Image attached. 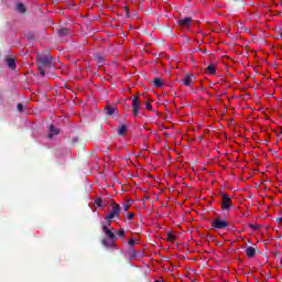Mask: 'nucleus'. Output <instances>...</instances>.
<instances>
[{
    "instance_id": "nucleus-1",
    "label": "nucleus",
    "mask_w": 282,
    "mask_h": 282,
    "mask_svg": "<svg viewBox=\"0 0 282 282\" xmlns=\"http://www.w3.org/2000/svg\"><path fill=\"white\" fill-rule=\"evenodd\" d=\"M37 61V66L40 67H46L47 69H52V67H54V57H52L50 51H45L44 53L39 54Z\"/></svg>"
},
{
    "instance_id": "nucleus-2",
    "label": "nucleus",
    "mask_w": 282,
    "mask_h": 282,
    "mask_svg": "<svg viewBox=\"0 0 282 282\" xmlns=\"http://www.w3.org/2000/svg\"><path fill=\"white\" fill-rule=\"evenodd\" d=\"M120 210H122V207H120V205L117 203H113L110 213L106 215V221L111 219H120Z\"/></svg>"
},
{
    "instance_id": "nucleus-3",
    "label": "nucleus",
    "mask_w": 282,
    "mask_h": 282,
    "mask_svg": "<svg viewBox=\"0 0 282 282\" xmlns=\"http://www.w3.org/2000/svg\"><path fill=\"white\" fill-rule=\"evenodd\" d=\"M228 220L226 219H221L219 217L215 218L212 221V227L214 228V230H224L226 228H228Z\"/></svg>"
},
{
    "instance_id": "nucleus-4",
    "label": "nucleus",
    "mask_w": 282,
    "mask_h": 282,
    "mask_svg": "<svg viewBox=\"0 0 282 282\" xmlns=\"http://www.w3.org/2000/svg\"><path fill=\"white\" fill-rule=\"evenodd\" d=\"M221 197H223V202H221L223 210H227V213H230V209L232 208V198H230L226 193H223Z\"/></svg>"
},
{
    "instance_id": "nucleus-5",
    "label": "nucleus",
    "mask_w": 282,
    "mask_h": 282,
    "mask_svg": "<svg viewBox=\"0 0 282 282\" xmlns=\"http://www.w3.org/2000/svg\"><path fill=\"white\" fill-rule=\"evenodd\" d=\"M132 113L134 118H138L140 115V97H132Z\"/></svg>"
},
{
    "instance_id": "nucleus-6",
    "label": "nucleus",
    "mask_w": 282,
    "mask_h": 282,
    "mask_svg": "<svg viewBox=\"0 0 282 282\" xmlns=\"http://www.w3.org/2000/svg\"><path fill=\"white\" fill-rule=\"evenodd\" d=\"M102 230L106 237L109 238V241H111L112 243H116V241L118 240V237H116V234H113V231L109 229L107 225L102 226Z\"/></svg>"
},
{
    "instance_id": "nucleus-7",
    "label": "nucleus",
    "mask_w": 282,
    "mask_h": 282,
    "mask_svg": "<svg viewBox=\"0 0 282 282\" xmlns=\"http://www.w3.org/2000/svg\"><path fill=\"white\" fill-rule=\"evenodd\" d=\"M191 23H193V18L191 17L177 20V25H180V28H191Z\"/></svg>"
},
{
    "instance_id": "nucleus-8",
    "label": "nucleus",
    "mask_w": 282,
    "mask_h": 282,
    "mask_svg": "<svg viewBox=\"0 0 282 282\" xmlns=\"http://www.w3.org/2000/svg\"><path fill=\"white\" fill-rule=\"evenodd\" d=\"M183 85L185 87H191L193 83H195V76L191 74H186L185 77L182 79Z\"/></svg>"
},
{
    "instance_id": "nucleus-9",
    "label": "nucleus",
    "mask_w": 282,
    "mask_h": 282,
    "mask_svg": "<svg viewBox=\"0 0 282 282\" xmlns=\"http://www.w3.org/2000/svg\"><path fill=\"white\" fill-rule=\"evenodd\" d=\"M48 132L50 133H48L47 138L50 140H52L54 138V135H58V133H61V130H58L56 128V126H54V123H51V126L48 127Z\"/></svg>"
},
{
    "instance_id": "nucleus-10",
    "label": "nucleus",
    "mask_w": 282,
    "mask_h": 282,
    "mask_svg": "<svg viewBox=\"0 0 282 282\" xmlns=\"http://www.w3.org/2000/svg\"><path fill=\"white\" fill-rule=\"evenodd\" d=\"M7 65L9 69H17V59L14 57L7 58Z\"/></svg>"
},
{
    "instance_id": "nucleus-11",
    "label": "nucleus",
    "mask_w": 282,
    "mask_h": 282,
    "mask_svg": "<svg viewBox=\"0 0 282 282\" xmlns=\"http://www.w3.org/2000/svg\"><path fill=\"white\" fill-rule=\"evenodd\" d=\"M58 36H61L62 39L65 36H69L72 33L69 32V29L67 28H62L57 31Z\"/></svg>"
},
{
    "instance_id": "nucleus-12",
    "label": "nucleus",
    "mask_w": 282,
    "mask_h": 282,
    "mask_svg": "<svg viewBox=\"0 0 282 282\" xmlns=\"http://www.w3.org/2000/svg\"><path fill=\"white\" fill-rule=\"evenodd\" d=\"M246 254L249 259H252L257 254V249L254 247H247Z\"/></svg>"
},
{
    "instance_id": "nucleus-13",
    "label": "nucleus",
    "mask_w": 282,
    "mask_h": 282,
    "mask_svg": "<svg viewBox=\"0 0 282 282\" xmlns=\"http://www.w3.org/2000/svg\"><path fill=\"white\" fill-rule=\"evenodd\" d=\"M153 85L156 89H162L164 87V83L162 82V78L156 77L153 79Z\"/></svg>"
},
{
    "instance_id": "nucleus-14",
    "label": "nucleus",
    "mask_w": 282,
    "mask_h": 282,
    "mask_svg": "<svg viewBox=\"0 0 282 282\" xmlns=\"http://www.w3.org/2000/svg\"><path fill=\"white\" fill-rule=\"evenodd\" d=\"M118 135H121V138H124L127 135V127L123 123L119 124Z\"/></svg>"
},
{
    "instance_id": "nucleus-15",
    "label": "nucleus",
    "mask_w": 282,
    "mask_h": 282,
    "mask_svg": "<svg viewBox=\"0 0 282 282\" xmlns=\"http://www.w3.org/2000/svg\"><path fill=\"white\" fill-rule=\"evenodd\" d=\"M207 74H209L210 76H215V74H217V68L215 67L214 64H209L206 68Z\"/></svg>"
},
{
    "instance_id": "nucleus-16",
    "label": "nucleus",
    "mask_w": 282,
    "mask_h": 282,
    "mask_svg": "<svg viewBox=\"0 0 282 282\" xmlns=\"http://www.w3.org/2000/svg\"><path fill=\"white\" fill-rule=\"evenodd\" d=\"M105 109L107 116H113L116 113V107L111 106V104H108Z\"/></svg>"
},
{
    "instance_id": "nucleus-17",
    "label": "nucleus",
    "mask_w": 282,
    "mask_h": 282,
    "mask_svg": "<svg viewBox=\"0 0 282 282\" xmlns=\"http://www.w3.org/2000/svg\"><path fill=\"white\" fill-rule=\"evenodd\" d=\"M17 10H18V12H21V14H25V12H26L25 4L19 2L17 4Z\"/></svg>"
},
{
    "instance_id": "nucleus-18",
    "label": "nucleus",
    "mask_w": 282,
    "mask_h": 282,
    "mask_svg": "<svg viewBox=\"0 0 282 282\" xmlns=\"http://www.w3.org/2000/svg\"><path fill=\"white\" fill-rule=\"evenodd\" d=\"M175 239H177V237L175 235H173L172 231L167 232V241H170L171 243H173V241H175Z\"/></svg>"
},
{
    "instance_id": "nucleus-19",
    "label": "nucleus",
    "mask_w": 282,
    "mask_h": 282,
    "mask_svg": "<svg viewBox=\"0 0 282 282\" xmlns=\"http://www.w3.org/2000/svg\"><path fill=\"white\" fill-rule=\"evenodd\" d=\"M37 69L40 72V76H45V69H50V68H46L45 66H37Z\"/></svg>"
},
{
    "instance_id": "nucleus-20",
    "label": "nucleus",
    "mask_w": 282,
    "mask_h": 282,
    "mask_svg": "<svg viewBox=\"0 0 282 282\" xmlns=\"http://www.w3.org/2000/svg\"><path fill=\"white\" fill-rule=\"evenodd\" d=\"M101 243L106 247V248H109V246H113V242H108V240L107 239H102L101 240Z\"/></svg>"
},
{
    "instance_id": "nucleus-21",
    "label": "nucleus",
    "mask_w": 282,
    "mask_h": 282,
    "mask_svg": "<svg viewBox=\"0 0 282 282\" xmlns=\"http://www.w3.org/2000/svg\"><path fill=\"white\" fill-rule=\"evenodd\" d=\"M249 228H251V230H259L261 225L249 224Z\"/></svg>"
},
{
    "instance_id": "nucleus-22",
    "label": "nucleus",
    "mask_w": 282,
    "mask_h": 282,
    "mask_svg": "<svg viewBox=\"0 0 282 282\" xmlns=\"http://www.w3.org/2000/svg\"><path fill=\"white\" fill-rule=\"evenodd\" d=\"M117 235H118V237H121V239H124V236H126L124 229H119L117 231Z\"/></svg>"
},
{
    "instance_id": "nucleus-23",
    "label": "nucleus",
    "mask_w": 282,
    "mask_h": 282,
    "mask_svg": "<svg viewBox=\"0 0 282 282\" xmlns=\"http://www.w3.org/2000/svg\"><path fill=\"white\" fill-rule=\"evenodd\" d=\"M145 109H148V111H153V106L151 105V102H145Z\"/></svg>"
},
{
    "instance_id": "nucleus-24",
    "label": "nucleus",
    "mask_w": 282,
    "mask_h": 282,
    "mask_svg": "<svg viewBox=\"0 0 282 282\" xmlns=\"http://www.w3.org/2000/svg\"><path fill=\"white\" fill-rule=\"evenodd\" d=\"M128 245L130 246V248H133V246H135V239H134V238H131V239L128 241Z\"/></svg>"
},
{
    "instance_id": "nucleus-25",
    "label": "nucleus",
    "mask_w": 282,
    "mask_h": 282,
    "mask_svg": "<svg viewBox=\"0 0 282 282\" xmlns=\"http://www.w3.org/2000/svg\"><path fill=\"white\" fill-rule=\"evenodd\" d=\"M129 208H131V204L126 203L123 204V210L127 213V210H129Z\"/></svg>"
},
{
    "instance_id": "nucleus-26",
    "label": "nucleus",
    "mask_w": 282,
    "mask_h": 282,
    "mask_svg": "<svg viewBox=\"0 0 282 282\" xmlns=\"http://www.w3.org/2000/svg\"><path fill=\"white\" fill-rule=\"evenodd\" d=\"M97 63L99 64V65H102L104 63H105V58H102V57H97Z\"/></svg>"
},
{
    "instance_id": "nucleus-27",
    "label": "nucleus",
    "mask_w": 282,
    "mask_h": 282,
    "mask_svg": "<svg viewBox=\"0 0 282 282\" xmlns=\"http://www.w3.org/2000/svg\"><path fill=\"white\" fill-rule=\"evenodd\" d=\"M126 10V15L129 19V17H131V13L129 12V7H124Z\"/></svg>"
},
{
    "instance_id": "nucleus-28",
    "label": "nucleus",
    "mask_w": 282,
    "mask_h": 282,
    "mask_svg": "<svg viewBox=\"0 0 282 282\" xmlns=\"http://www.w3.org/2000/svg\"><path fill=\"white\" fill-rule=\"evenodd\" d=\"M96 205H97L98 207L102 206V200H101L100 198H98V199L96 200Z\"/></svg>"
},
{
    "instance_id": "nucleus-29",
    "label": "nucleus",
    "mask_w": 282,
    "mask_h": 282,
    "mask_svg": "<svg viewBox=\"0 0 282 282\" xmlns=\"http://www.w3.org/2000/svg\"><path fill=\"white\" fill-rule=\"evenodd\" d=\"M133 217H135V214L130 213V214L128 215V219H129V221H131V219H133Z\"/></svg>"
},
{
    "instance_id": "nucleus-30",
    "label": "nucleus",
    "mask_w": 282,
    "mask_h": 282,
    "mask_svg": "<svg viewBox=\"0 0 282 282\" xmlns=\"http://www.w3.org/2000/svg\"><path fill=\"white\" fill-rule=\"evenodd\" d=\"M18 111H23V104H18Z\"/></svg>"
},
{
    "instance_id": "nucleus-31",
    "label": "nucleus",
    "mask_w": 282,
    "mask_h": 282,
    "mask_svg": "<svg viewBox=\"0 0 282 282\" xmlns=\"http://www.w3.org/2000/svg\"><path fill=\"white\" fill-rule=\"evenodd\" d=\"M276 32H278V35L282 39V29L279 28V29L276 30Z\"/></svg>"
},
{
    "instance_id": "nucleus-32",
    "label": "nucleus",
    "mask_w": 282,
    "mask_h": 282,
    "mask_svg": "<svg viewBox=\"0 0 282 282\" xmlns=\"http://www.w3.org/2000/svg\"><path fill=\"white\" fill-rule=\"evenodd\" d=\"M130 252L133 254V257H135V249H133V247H130Z\"/></svg>"
},
{
    "instance_id": "nucleus-33",
    "label": "nucleus",
    "mask_w": 282,
    "mask_h": 282,
    "mask_svg": "<svg viewBox=\"0 0 282 282\" xmlns=\"http://www.w3.org/2000/svg\"><path fill=\"white\" fill-rule=\"evenodd\" d=\"M102 226H107V228H109V226H111V220H107V224H104Z\"/></svg>"
},
{
    "instance_id": "nucleus-34",
    "label": "nucleus",
    "mask_w": 282,
    "mask_h": 282,
    "mask_svg": "<svg viewBox=\"0 0 282 282\" xmlns=\"http://www.w3.org/2000/svg\"><path fill=\"white\" fill-rule=\"evenodd\" d=\"M76 142H78V137H75V138L73 139V143H76Z\"/></svg>"
},
{
    "instance_id": "nucleus-35",
    "label": "nucleus",
    "mask_w": 282,
    "mask_h": 282,
    "mask_svg": "<svg viewBox=\"0 0 282 282\" xmlns=\"http://www.w3.org/2000/svg\"><path fill=\"white\" fill-rule=\"evenodd\" d=\"M154 282H162V281H160V280H155Z\"/></svg>"
}]
</instances>
